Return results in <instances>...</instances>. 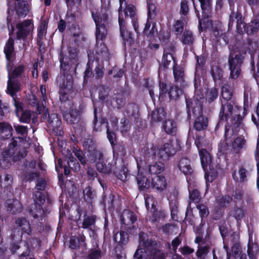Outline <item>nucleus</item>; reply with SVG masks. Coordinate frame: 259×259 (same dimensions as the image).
I'll list each match as a JSON object with an SVG mask.
<instances>
[{
  "mask_svg": "<svg viewBox=\"0 0 259 259\" xmlns=\"http://www.w3.org/2000/svg\"><path fill=\"white\" fill-rule=\"evenodd\" d=\"M92 17L96 26L97 45L95 48L97 60H107L109 58V54L106 45L102 41L105 38L107 30L105 24L107 21V14L105 11L102 10L100 12H92Z\"/></svg>",
  "mask_w": 259,
  "mask_h": 259,
  "instance_id": "obj_1",
  "label": "nucleus"
},
{
  "mask_svg": "<svg viewBox=\"0 0 259 259\" xmlns=\"http://www.w3.org/2000/svg\"><path fill=\"white\" fill-rule=\"evenodd\" d=\"M60 61L61 63V75L58 78V81L60 83V99L61 101H65L69 98L68 95L72 92L73 88V79L71 75L66 73L70 70L71 63H74L75 59H70L63 55L62 52L60 53Z\"/></svg>",
  "mask_w": 259,
  "mask_h": 259,
  "instance_id": "obj_2",
  "label": "nucleus"
},
{
  "mask_svg": "<svg viewBox=\"0 0 259 259\" xmlns=\"http://www.w3.org/2000/svg\"><path fill=\"white\" fill-rule=\"evenodd\" d=\"M31 232L32 230L29 221L23 217H20L16 220L11 234L13 241L11 249L13 253L21 248L18 244L22 240L23 234L30 235Z\"/></svg>",
  "mask_w": 259,
  "mask_h": 259,
  "instance_id": "obj_3",
  "label": "nucleus"
},
{
  "mask_svg": "<svg viewBox=\"0 0 259 259\" xmlns=\"http://www.w3.org/2000/svg\"><path fill=\"white\" fill-rule=\"evenodd\" d=\"M161 253L156 250L154 242L140 239L139 248L134 255V259H162Z\"/></svg>",
  "mask_w": 259,
  "mask_h": 259,
  "instance_id": "obj_4",
  "label": "nucleus"
},
{
  "mask_svg": "<svg viewBox=\"0 0 259 259\" xmlns=\"http://www.w3.org/2000/svg\"><path fill=\"white\" fill-rule=\"evenodd\" d=\"M17 150V142L15 139H13L8 147L2 153L0 168H6L11 164L12 162H15L24 157V154H20Z\"/></svg>",
  "mask_w": 259,
  "mask_h": 259,
  "instance_id": "obj_5",
  "label": "nucleus"
},
{
  "mask_svg": "<svg viewBox=\"0 0 259 259\" xmlns=\"http://www.w3.org/2000/svg\"><path fill=\"white\" fill-rule=\"evenodd\" d=\"M177 151L173 146L169 143H165L160 147L154 145H150L148 151L149 156L152 158L166 161L173 156Z\"/></svg>",
  "mask_w": 259,
  "mask_h": 259,
  "instance_id": "obj_6",
  "label": "nucleus"
},
{
  "mask_svg": "<svg viewBox=\"0 0 259 259\" xmlns=\"http://www.w3.org/2000/svg\"><path fill=\"white\" fill-rule=\"evenodd\" d=\"M195 143L199 150L201 165L203 170L205 171V177L207 180L206 173L208 169H210L211 163V155L205 149V148H207V143L204 137L198 136L196 137Z\"/></svg>",
  "mask_w": 259,
  "mask_h": 259,
  "instance_id": "obj_7",
  "label": "nucleus"
},
{
  "mask_svg": "<svg viewBox=\"0 0 259 259\" xmlns=\"http://www.w3.org/2000/svg\"><path fill=\"white\" fill-rule=\"evenodd\" d=\"M33 198L35 203L31 206L30 213L34 218L42 220L48 213L41 206L45 201V197L41 192L37 191L33 195Z\"/></svg>",
  "mask_w": 259,
  "mask_h": 259,
  "instance_id": "obj_8",
  "label": "nucleus"
},
{
  "mask_svg": "<svg viewBox=\"0 0 259 259\" xmlns=\"http://www.w3.org/2000/svg\"><path fill=\"white\" fill-rule=\"evenodd\" d=\"M241 110L240 107L237 105L233 106L231 103L226 102L222 103V106L220 110V116L222 120L225 119V120L227 118L232 117L233 115L234 116L237 117V120L239 125H241V123L240 121L242 120L240 110Z\"/></svg>",
  "mask_w": 259,
  "mask_h": 259,
  "instance_id": "obj_9",
  "label": "nucleus"
},
{
  "mask_svg": "<svg viewBox=\"0 0 259 259\" xmlns=\"http://www.w3.org/2000/svg\"><path fill=\"white\" fill-rule=\"evenodd\" d=\"M120 7L119 8L118 22L120 27L121 36L122 37L125 44L131 45L133 42V38L131 32L127 30L126 23L124 19V16L122 12L123 1L119 0Z\"/></svg>",
  "mask_w": 259,
  "mask_h": 259,
  "instance_id": "obj_10",
  "label": "nucleus"
},
{
  "mask_svg": "<svg viewBox=\"0 0 259 259\" xmlns=\"http://www.w3.org/2000/svg\"><path fill=\"white\" fill-rule=\"evenodd\" d=\"M242 59L240 55H230L228 62L229 70L230 71V77L232 79L237 78L241 74L240 66L242 63Z\"/></svg>",
  "mask_w": 259,
  "mask_h": 259,
  "instance_id": "obj_11",
  "label": "nucleus"
},
{
  "mask_svg": "<svg viewBox=\"0 0 259 259\" xmlns=\"http://www.w3.org/2000/svg\"><path fill=\"white\" fill-rule=\"evenodd\" d=\"M138 172L137 177L139 188L141 191H145L151 187V182L148 179L146 169L142 167L141 164L137 162Z\"/></svg>",
  "mask_w": 259,
  "mask_h": 259,
  "instance_id": "obj_12",
  "label": "nucleus"
},
{
  "mask_svg": "<svg viewBox=\"0 0 259 259\" xmlns=\"http://www.w3.org/2000/svg\"><path fill=\"white\" fill-rule=\"evenodd\" d=\"M115 150H113V160L112 162H108L105 160L101 161H97L96 166L97 170L100 172L106 175H110L113 172L117 161H115Z\"/></svg>",
  "mask_w": 259,
  "mask_h": 259,
  "instance_id": "obj_13",
  "label": "nucleus"
},
{
  "mask_svg": "<svg viewBox=\"0 0 259 259\" xmlns=\"http://www.w3.org/2000/svg\"><path fill=\"white\" fill-rule=\"evenodd\" d=\"M123 1V5L122 9H124L122 11L123 14L124 16V19L129 16L132 19V23L134 29L136 32L139 33V25L137 18L135 17L136 10L135 7L132 5H126V3L125 0Z\"/></svg>",
  "mask_w": 259,
  "mask_h": 259,
  "instance_id": "obj_14",
  "label": "nucleus"
},
{
  "mask_svg": "<svg viewBox=\"0 0 259 259\" xmlns=\"http://www.w3.org/2000/svg\"><path fill=\"white\" fill-rule=\"evenodd\" d=\"M172 63L173 67L175 66V60L174 58L173 55L171 53L167 52L166 49H164V54L163 55L162 64L160 66L159 68V76L160 78L162 76H165V70L168 68L169 65Z\"/></svg>",
  "mask_w": 259,
  "mask_h": 259,
  "instance_id": "obj_15",
  "label": "nucleus"
},
{
  "mask_svg": "<svg viewBox=\"0 0 259 259\" xmlns=\"http://www.w3.org/2000/svg\"><path fill=\"white\" fill-rule=\"evenodd\" d=\"M45 116L46 118L48 116L49 127L52 128L53 131L56 133L58 135H62V131L59 129L61 124V121L56 114H52L50 116L49 114L48 109H45Z\"/></svg>",
  "mask_w": 259,
  "mask_h": 259,
  "instance_id": "obj_16",
  "label": "nucleus"
},
{
  "mask_svg": "<svg viewBox=\"0 0 259 259\" xmlns=\"http://www.w3.org/2000/svg\"><path fill=\"white\" fill-rule=\"evenodd\" d=\"M14 105L16 108V115L20 117V121L28 123L30 120L32 114H34V113L29 110L23 111L22 103L16 100H15Z\"/></svg>",
  "mask_w": 259,
  "mask_h": 259,
  "instance_id": "obj_17",
  "label": "nucleus"
},
{
  "mask_svg": "<svg viewBox=\"0 0 259 259\" xmlns=\"http://www.w3.org/2000/svg\"><path fill=\"white\" fill-rule=\"evenodd\" d=\"M17 36L18 38H24L29 33L32 28V21L27 20L21 23L18 24L17 26Z\"/></svg>",
  "mask_w": 259,
  "mask_h": 259,
  "instance_id": "obj_18",
  "label": "nucleus"
},
{
  "mask_svg": "<svg viewBox=\"0 0 259 259\" xmlns=\"http://www.w3.org/2000/svg\"><path fill=\"white\" fill-rule=\"evenodd\" d=\"M235 21L236 22V28L238 32L239 33H242V28L241 26H244V23L242 21L241 15L238 13L232 12L230 15L228 23L229 28L232 27L234 22Z\"/></svg>",
  "mask_w": 259,
  "mask_h": 259,
  "instance_id": "obj_19",
  "label": "nucleus"
},
{
  "mask_svg": "<svg viewBox=\"0 0 259 259\" xmlns=\"http://www.w3.org/2000/svg\"><path fill=\"white\" fill-rule=\"evenodd\" d=\"M15 10L18 17H24L29 12V8L25 0H16Z\"/></svg>",
  "mask_w": 259,
  "mask_h": 259,
  "instance_id": "obj_20",
  "label": "nucleus"
},
{
  "mask_svg": "<svg viewBox=\"0 0 259 259\" xmlns=\"http://www.w3.org/2000/svg\"><path fill=\"white\" fill-rule=\"evenodd\" d=\"M6 207L8 211L13 214L21 212L23 209L21 202L18 200L14 199L7 200Z\"/></svg>",
  "mask_w": 259,
  "mask_h": 259,
  "instance_id": "obj_21",
  "label": "nucleus"
},
{
  "mask_svg": "<svg viewBox=\"0 0 259 259\" xmlns=\"http://www.w3.org/2000/svg\"><path fill=\"white\" fill-rule=\"evenodd\" d=\"M167 187V182L163 176H155L152 178L151 187L158 191H162Z\"/></svg>",
  "mask_w": 259,
  "mask_h": 259,
  "instance_id": "obj_22",
  "label": "nucleus"
},
{
  "mask_svg": "<svg viewBox=\"0 0 259 259\" xmlns=\"http://www.w3.org/2000/svg\"><path fill=\"white\" fill-rule=\"evenodd\" d=\"M173 73L176 84L183 88L185 85V75L183 69L179 66L173 67Z\"/></svg>",
  "mask_w": 259,
  "mask_h": 259,
  "instance_id": "obj_23",
  "label": "nucleus"
},
{
  "mask_svg": "<svg viewBox=\"0 0 259 259\" xmlns=\"http://www.w3.org/2000/svg\"><path fill=\"white\" fill-rule=\"evenodd\" d=\"M20 89V84L17 79L13 78L11 77L9 78L7 83V93L11 95L13 98L14 101V96L15 94L18 92Z\"/></svg>",
  "mask_w": 259,
  "mask_h": 259,
  "instance_id": "obj_24",
  "label": "nucleus"
},
{
  "mask_svg": "<svg viewBox=\"0 0 259 259\" xmlns=\"http://www.w3.org/2000/svg\"><path fill=\"white\" fill-rule=\"evenodd\" d=\"M116 161H118V163H120V165H116L114 170H113V173L118 179L122 181H124L126 180L127 178V170L126 168L122 164V160H118L116 159Z\"/></svg>",
  "mask_w": 259,
  "mask_h": 259,
  "instance_id": "obj_25",
  "label": "nucleus"
},
{
  "mask_svg": "<svg viewBox=\"0 0 259 259\" xmlns=\"http://www.w3.org/2000/svg\"><path fill=\"white\" fill-rule=\"evenodd\" d=\"M178 167L185 175L191 174L193 171L191 161L187 158H182L179 161Z\"/></svg>",
  "mask_w": 259,
  "mask_h": 259,
  "instance_id": "obj_26",
  "label": "nucleus"
},
{
  "mask_svg": "<svg viewBox=\"0 0 259 259\" xmlns=\"http://www.w3.org/2000/svg\"><path fill=\"white\" fill-rule=\"evenodd\" d=\"M64 119L69 123L74 124L77 123L80 119L79 113L76 109H71L64 114Z\"/></svg>",
  "mask_w": 259,
  "mask_h": 259,
  "instance_id": "obj_27",
  "label": "nucleus"
},
{
  "mask_svg": "<svg viewBox=\"0 0 259 259\" xmlns=\"http://www.w3.org/2000/svg\"><path fill=\"white\" fill-rule=\"evenodd\" d=\"M137 220L136 214L129 210H124L121 217V221L126 225L133 224Z\"/></svg>",
  "mask_w": 259,
  "mask_h": 259,
  "instance_id": "obj_28",
  "label": "nucleus"
},
{
  "mask_svg": "<svg viewBox=\"0 0 259 259\" xmlns=\"http://www.w3.org/2000/svg\"><path fill=\"white\" fill-rule=\"evenodd\" d=\"M242 33L243 31L246 32L248 34H251L256 32L259 27V21L257 19L254 20L248 24H245L244 26H242Z\"/></svg>",
  "mask_w": 259,
  "mask_h": 259,
  "instance_id": "obj_29",
  "label": "nucleus"
},
{
  "mask_svg": "<svg viewBox=\"0 0 259 259\" xmlns=\"http://www.w3.org/2000/svg\"><path fill=\"white\" fill-rule=\"evenodd\" d=\"M207 126V119L200 115L197 117L194 122V128L198 131L205 130Z\"/></svg>",
  "mask_w": 259,
  "mask_h": 259,
  "instance_id": "obj_30",
  "label": "nucleus"
},
{
  "mask_svg": "<svg viewBox=\"0 0 259 259\" xmlns=\"http://www.w3.org/2000/svg\"><path fill=\"white\" fill-rule=\"evenodd\" d=\"M259 250L258 247L256 244L253 243L250 237L248 243L247 252L249 259H256V255Z\"/></svg>",
  "mask_w": 259,
  "mask_h": 259,
  "instance_id": "obj_31",
  "label": "nucleus"
},
{
  "mask_svg": "<svg viewBox=\"0 0 259 259\" xmlns=\"http://www.w3.org/2000/svg\"><path fill=\"white\" fill-rule=\"evenodd\" d=\"M162 128L168 134L173 135L176 133L177 126L175 122L172 120H166L162 125Z\"/></svg>",
  "mask_w": 259,
  "mask_h": 259,
  "instance_id": "obj_32",
  "label": "nucleus"
},
{
  "mask_svg": "<svg viewBox=\"0 0 259 259\" xmlns=\"http://www.w3.org/2000/svg\"><path fill=\"white\" fill-rule=\"evenodd\" d=\"M164 169V164L160 162H154L149 165V172L151 175L158 176Z\"/></svg>",
  "mask_w": 259,
  "mask_h": 259,
  "instance_id": "obj_33",
  "label": "nucleus"
},
{
  "mask_svg": "<svg viewBox=\"0 0 259 259\" xmlns=\"http://www.w3.org/2000/svg\"><path fill=\"white\" fill-rule=\"evenodd\" d=\"M85 239V237L83 235L80 236L79 238L76 236H72L70 240V247L72 249H75L80 245L84 246Z\"/></svg>",
  "mask_w": 259,
  "mask_h": 259,
  "instance_id": "obj_34",
  "label": "nucleus"
},
{
  "mask_svg": "<svg viewBox=\"0 0 259 259\" xmlns=\"http://www.w3.org/2000/svg\"><path fill=\"white\" fill-rule=\"evenodd\" d=\"M245 214V210L242 207H234L230 212V215L234 218L237 222L241 220Z\"/></svg>",
  "mask_w": 259,
  "mask_h": 259,
  "instance_id": "obj_35",
  "label": "nucleus"
},
{
  "mask_svg": "<svg viewBox=\"0 0 259 259\" xmlns=\"http://www.w3.org/2000/svg\"><path fill=\"white\" fill-rule=\"evenodd\" d=\"M13 128L12 126L5 122H0V133L4 134L5 135L2 136L4 138L8 139L12 135V132Z\"/></svg>",
  "mask_w": 259,
  "mask_h": 259,
  "instance_id": "obj_36",
  "label": "nucleus"
},
{
  "mask_svg": "<svg viewBox=\"0 0 259 259\" xmlns=\"http://www.w3.org/2000/svg\"><path fill=\"white\" fill-rule=\"evenodd\" d=\"M14 40L10 37L4 48V53L8 61H10L14 51Z\"/></svg>",
  "mask_w": 259,
  "mask_h": 259,
  "instance_id": "obj_37",
  "label": "nucleus"
},
{
  "mask_svg": "<svg viewBox=\"0 0 259 259\" xmlns=\"http://www.w3.org/2000/svg\"><path fill=\"white\" fill-rule=\"evenodd\" d=\"M166 113L163 108H158L152 112V119L156 122L160 121L165 118Z\"/></svg>",
  "mask_w": 259,
  "mask_h": 259,
  "instance_id": "obj_38",
  "label": "nucleus"
},
{
  "mask_svg": "<svg viewBox=\"0 0 259 259\" xmlns=\"http://www.w3.org/2000/svg\"><path fill=\"white\" fill-rule=\"evenodd\" d=\"M97 109L94 108V114H95V121H94V130L96 131H101L104 129H107L108 125H107L106 120L105 119H102L100 121L98 122L97 120Z\"/></svg>",
  "mask_w": 259,
  "mask_h": 259,
  "instance_id": "obj_39",
  "label": "nucleus"
},
{
  "mask_svg": "<svg viewBox=\"0 0 259 259\" xmlns=\"http://www.w3.org/2000/svg\"><path fill=\"white\" fill-rule=\"evenodd\" d=\"M24 66L23 65H19L16 66L14 69L11 71L9 67L8 66V78L10 77L16 79V78L19 76L24 71Z\"/></svg>",
  "mask_w": 259,
  "mask_h": 259,
  "instance_id": "obj_40",
  "label": "nucleus"
},
{
  "mask_svg": "<svg viewBox=\"0 0 259 259\" xmlns=\"http://www.w3.org/2000/svg\"><path fill=\"white\" fill-rule=\"evenodd\" d=\"M67 159V164L68 166L75 171H77L80 169V165L76 161L75 158L72 156V154L69 152L66 155Z\"/></svg>",
  "mask_w": 259,
  "mask_h": 259,
  "instance_id": "obj_41",
  "label": "nucleus"
},
{
  "mask_svg": "<svg viewBox=\"0 0 259 259\" xmlns=\"http://www.w3.org/2000/svg\"><path fill=\"white\" fill-rule=\"evenodd\" d=\"M125 104V99L121 94H118L113 98L111 105L114 108H120Z\"/></svg>",
  "mask_w": 259,
  "mask_h": 259,
  "instance_id": "obj_42",
  "label": "nucleus"
},
{
  "mask_svg": "<svg viewBox=\"0 0 259 259\" xmlns=\"http://www.w3.org/2000/svg\"><path fill=\"white\" fill-rule=\"evenodd\" d=\"M211 75L215 82L217 80H220L223 78V72L220 67L217 65L211 66Z\"/></svg>",
  "mask_w": 259,
  "mask_h": 259,
  "instance_id": "obj_43",
  "label": "nucleus"
},
{
  "mask_svg": "<svg viewBox=\"0 0 259 259\" xmlns=\"http://www.w3.org/2000/svg\"><path fill=\"white\" fill-rule=\"evenodd\" d=\"M194 36L191 31L185 30L181 37V41L184 45H191L194 41Z\"/></svg>",
  "mask_w": 259,
  "mask_h": 259,
  "instance_id": "obj_44",
  "label": "nucleus"
},
{
  "mask_svg": "<svg viewBox=\"0 0 259 259\" xmlns=\"http://www.w3.org/2000/svg\"><path fill=\"white\" fill-rule=\"evenodd\" d=\"M246 144V141L242 137L236 138L233 143V148L236 152H238L241 149H243Z\"/></svg>",
  "mask_w": 259,
  "mask_h": 259,
  "instance_id": "obj_45",
  "label": "nucleus"
},
{
  "mask_svg": "<svg viewBox=\"0 0 259 259\" xmlns=\"http://www.w3.org/2000/svg\"><path fill=\"white\" fill-rule=\"evenodd\" d=\"M182 88L177 86L176 84L175 87L170 88V90L167 93V96L171 100L176 99L180 95L182 94Z\"/></svg>",
  "mask_w": 259,
  "mask_h": 259,
  "instance_id": "obj_46",
  "label": "nucleus"
},
{
  "mask_svg": "<svg viewBox=\"0 0 259 259\" xmlns=\"http://www.w3.org/2000/svg\"><path fill=\"white\" fill-rule=\"evenodd\" d=\"M211 0H199L201 9L203 16L208 17L209 14Z\"/></svg>",
  "mask_w": 259,
  "mask_h": 259,
  "instance_id": "obj_47",
  "label": "nucleus"
},
{
  "mask_svg": "<svg viewBox=\"0 0 259 259\" xmlns=\"http://www.w3.org/2000/svg\"><path fill=\"white\" fill-rule=\"evenodd\" d=\"M232 87L228 84H225L222 88V96L224 99L226 101L230 100L232 97Z\"/></svg>",
  "mask_w": 259,
  "mask_h": 259,
  "instance_id": "obj_48",
  "label": "nucleus"
},
{
  "mask_svg": "<svg viewBox=\"0 0 259 259\" xmlns=\"http://www.w3.org/2000/svg\"><path fill=\"white\" fill-rule=\"evenodd\" d=\"M128 237L126 232L124 231H120L117 232L114 235V240L120 244H125L128 241Z\"/></svg>",
  "mask_w": 259,
  "mask_h": 259,
  "instance_id": "obj_49",
  "label": "nucleus"
},
{
  "mask_svg": "<svg viewBox=\"0 0 259 259\" xmlns=\"http://www.w3.org/2000/svg\"><path fill=\"white\" fill-rule=\"evenodd\" d=\"M188 189L189 191V198L190 199V202L189 204V207H190L191 202L197 203L200 201L201 199V196L197 189H194L192 191H191L190 186H188Z\"/></svg>",
  "mask_w": 259,
  "mask_h": 259,
  "instance_id": "obj_50",
  "label": "nucleus"
},
{
  "mask_svg": "<svg viewBox=\"0 0 259 259\" xmlns=\"http://www.w3.org/2000/svg\"><path fill=\"white\" fill-rule=\"evenodd\" d=\"M12 182L13 178L10 175L5 174L0 177V185L3 187L9 189Z\"/></svg>",
  "mask_w": 259,
  "mask_h": 259,
  "instance_id": "obj_51",
  "label": "nucleus"
},
{
  "mask_svg": "<svg viewBox=\"0 0 259 259\" xmlns=\"http://www.w3.org/2000/svg\"><path fill=\"white\" fill-rule=\"evenodd\" d=\"M252 103V100L251 98H248V94L244 93V106L243 111L242 114H241L242 119L247 114L248 109L250 107Z\"/></svg>",
  "mask_w": 259,
  "mask_h": 259,
  "instance_id": "obj_52",
  "label": "nucleus"
},
{
  "mask_svg": "<svg viewBox=\"0 0 259 259\" xmlns=\"http://www.w3.org/2000/svg\"><path fill=\"white\" fill-rule=\"evenodd\" d=\"M150 26L151 24L149 21H147L144 29V33L147 36H154L155 34H157V30L155 28V24H153L151 29L149 30Z\"/></svg>",
  "mask_w": 259,
  "mask_h": 259,
  "instance_id": "obj_53",
  "label": "nucleus"
},
{
  "mask_svg": "<svg viewBox=\"0 0 259 259\" xmlns=\"http://www.w3.org/2000/svg\"><path fill=\"white\" fill-rule=\"evenodd\" d=\"M246 177V170L243 168H241L238 172H235L233 174V178L235 181L243 182Z\"/></svg>",
  "mask_w": 259,
  "mask_h": 259,
  "instance_id": "obj_54",
  "label": "nucleus"
},
{
  "mask_svg": "<svg viewBox=\"0 0 259 259\" xmlns=\"http://www.w3.org/2000/svg\"><path fill=\"white\" fill-rule=\"evenodd\" d=\"M194 104H195L197 106L196 107H192V102H190L188 100H186V104H187V107L188 108V113L189 114L190 108H192V112L194 114H196V112H197L199 114L200 113L202 110L201 105L200 104V102H199V105L198 104L197 101H194Z\"/></svg>",
  "mask_w": 259,
  "mask_h": 259,
  "instance_id": "obj_55",
  "label": "nucleus"
},
{
  "mask_svg": "<svg viewBox=\"0 0 259 259\" xmlns=\"http://www.w3.org/2000/svg\"><path fill=\"white\" fill-rule=\"evenodd\" d=\"M89 61L87 64V68L84 72V78L89 77L92 73L91 64L93 62L95 57L91 53H88Z\"/></svg>",
  "mask_w": 259,
  "mask_h": 259,
  "instance_id": "obj_56",
  "label": "nucleus"
},
{
  "mask_svg": "<svg viewBox=\"0 0 259 259\" xmlns=\"http://www.w3.org/2000/svg\"><path fill=\"white\" fill-rule=\"evenodd\" d=\"M200 81L199 80H198L196 78H195L194 80V87H195V93L196 96V98L197 100L199 99H203L204 96L202 94H201V92H200Z\"/></svg>",
  "mask_w": 259,
  "mask_h": 259,
  "instance_id": "obj_57",
  "label": "nucleus"
},
{
  "mask_svg": "<svg viewBox=\"0 0 259 259\" xmlns=\"http://www.w3.org/2000/svg\"><path fill=\"white\" fill-rule=\"evenodd\" d=\"M47 26L46 22L44 21L41 23L40 26L38 28V33H37V37H38V40L39 41L41 40L44 36L46 33V30H47Z\"/></svg>",
  "mask_w": 259,
  "mask_h": 259,
  "instance_id": "obj_58",
  "label": "nucleus"
},
{
  "mask_svg": "<svg viewBox=\"0 0 259 259\" xmlns=\"http://www.w3.org/2000/svg\"><path fill=\"white\" fill-rule=\"evenodd\" d=\"M168 89L167 85L163 82H160L159 83V98L164 100L167 96Z\"/></svg>",
  "mask_w": 259,
  "mask_h": 259,
  "instance_id": "obj_59",
  "label": "nucleus"
},
{
  "mask_svg": "<svg viewBox=\"0 0 259 259\" xmlns=\"http://www.w3.org/2000/svg\"><path fill=\"white\" fill-rule=\"evenodd\" d=\"M209 250V247L207 246H200L198 248L196 255L199 258H204Z\"/></svg>",
  "mask_w": 259,
  "mask_h": 259,
  "instance_id": "obj_60",
  "label": "nucleus"
},
{
  "mask_svg": "<svg viewBox=\"0 0 259 259\" xmlns=\"http://www.w3.org/2000/svg\"><path fill=\"white\" fill-rule=\"evenodd\" d=\"M14 128L18 134L25 136L27 134L28 128L26 126L14 124Z\"/></svg>",
  "mask_w": 259,
  "mask_h": 259,
  "instance_id": "obj_61",
  "label": "nucleus"
},
{
  "mask_svg": "<svg viewBox=\"0 0 259 259\" xmlns=\"http://www.w3.org/2000/svg\"><path fill=\"white\" fill-rule=\"evenodd\" d=\"M96 217L91 215L85 218L82 223V227L83 228H88L94 225L95 223Z\"/></svg>",
  "mask_w": 259,
  "mask_h": 259,
  "instance_id": "obj_62",
  "label": "nucleus"
},
{
  "mask_svg": "<svg viewBox=\"0 0 259 259\" xmlns=\"http://www.w3.org/2000/svg\"><path fill=\"white\" fill-rule=\"evenodd\" d=\"M109 89L107 87L101 86L99 88V98L102 100H104L108 97Z\"/></svg>",
  "mask_w": 259,
  "mask_h": 259,
  "instance_id": "obj_63",
  "label": "nucleus"
},
{
  "mask_svg": "<svg viewBox=\"0 0 259 259\" xmlns=\"http://www.w3.org/2000/svg\"><path fill=\"white\" fill-rule=\"evenodd\" d=\"M184 23L182 20H177L174 25V30L177 33L179 34L181 33L184 29Z\"/></svg>",
  "mask_w": 259,
  "mask_h": 259,
  "instance_id": "obj_64",
  "label": "nucleus"
}]
</instances>
